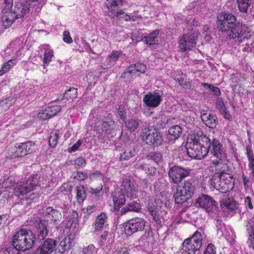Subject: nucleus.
I'll list each match as a JSON object with an SVG mask.
<instances>
[{
  "mask_svg": "<svg viewBox=\"0 0 254 254\" xmlns=\"http://www.w3.org/2000/svg\"><path fill=\"white\" fill-rule=\"evenodd\" d=\"M211 142L209 138L202 133L190 135L186 144L188 154L192 158L201 159L209 151Z\"/></svg>",
  "mask_w": 254,
  "mask_h": 254,
  "instance_id": "f257e3e1",
  "label": "nucleus"
},
{
  "mask_svg": "<svg viewBox=\"0 0 254 254\" xmlns=\"http://www.w3.org/2000/svg\"><path fill=\"white\" fill-rule=\"evenodd\" d=\"M121 192V194L119 197L113 195L114 208L117 210L125 204V196L130 199L136 198L137 197L138 186L131 182L128 178H124L122 182Z\"/></svg>",
  "mask_w": 254,
  "mask_h": 254,
  "instance_id": "f03ea898",
  "label": "nucleus"
},
{
  "mask_svg": "<svg viewBox=\"0 0 254 254\" xmlns=\"http://www.w3.org/2000/svg\"><path fill=\"white\" fill-rule=\"evenodd\" d=\"M35 242V236L32 231L20 229L13 237L12 245L17 249L25 251L32 248Z\"/></svg>",
  "mask_w": 254,
  "mask_h": 254,
  "instance_id": "7ed1b4c3",
  "label": "nucleus"
},
{
  "mask_svg": "<svg viewBox=\"0 0 254 254\" xmlns=\"http://www.w3.org/2000/svg\"><path fill=\"white\" fill-rule=\"evenodd\" d=\"M1 21L5 28L9 27L19 18L13 8V0H4Z\"/></svg>",
  "mask_w": 254,
  "mask_h": 254,
  "instance_id": "20e7f679",
  "label": "nucleus"
},
{
  "mask_svg": "<svg viewBox=\"0 0 254 254\" xmlns=\"http://www.w3.org/2000/svg\"><path fill=\"white\" fill-rule=\"evenodd\" d=\"M217 19L218 30L222 33H226L228 36L230 31L236 24V17L230 13L221 12L217 16Z\"/></svg>",
  "mask_w": 254,
  "mask_h": 254,
  "instance_id": "39448f33",
  "label": "nucleus"
},
{
  "mask_svg": "<svg viewBox=\"0 0 254 254\" xmlns=\"http://www.w3.org/2000/svg\"><path fill=\"white\" fill-rule=\"evenodd\" d=\"M202 235L196 231L193 236L184 241L183 243V249L188 254H193L198 250L202 244Z\"/></svg>",
  "mask_w": 254,
  "mask_h": 254,
  "instance_id": "423d86ee",
  "label": "nucleus"
},
{
  "mask_svg": "<svg viewBox=\"0 0 254 254\" xmlns=\"http://www.w3.org/2000/svg\"><path fill=\"white\" fill-rule=\"evenodd\" d=\"M142 137L147 144L155 146L160 145L163 141L162 135L160 131L152 127L143 130Z\"/></svg>",
  "mask_w": 254,
  "mask_h": 254,
  "instance_id": "0eeeda50",
  "label": "nucleus"
},
{
  "mask_svg": "<svg viewBox=\"0 0 254 254\" xmlns=\"http://www.w3.org/2000/svg\"><path fill=\"white\" fill-rule=\"evenodd\" d=\"M38 175H34L30 177L25 182L17 183L14 189L15 195H23L33 190L38 184Z\"/></svg>",
  "mask_w": 254,
  "mask_h": 254,
  "instance_id": "6e6552de",
  "label": "nucleus"
},
{
  "mask_svg": "<svg viewBox=\"0 0 254 254\" xmlns=\"http://www.w3.org/2000/svg\"><path fill=\"white\" fill-rule=\"evenodd\" d=\"M235 179L230 174L223 173L219 175L218 180H214V187L224 192L231 190L235 185Z\"/></svg>",
  "mask_w": 254,
  "mask_h": 254,
  "instance_id": "1a4fd4ad",
  "label": "nucleus"
},
{
  "mask_svg": "<svg viewBox=\"0 0 254 254\" xmlns=\"http://www.w3.org/2000/svg\"><path fill=\"white\" fill-rule=\"evenodd\" d=\"M146 221L141 217H135L129 219L124 227V231L127 235L142 231L145 226Z\"/></svg>",
  "mask_w": 254,
  "mask_h": 254,
  "instance_id": "9d476101",
  "label": "nucleus"
},
{
  "mask_svg": "<svg viewBox=\"0 0 254 254\" xmlns=\"http://www.w3.org/2000/svg\"><path fill=\"white\" fill-rule=\"evenodd\" d=\"M252 32L251 29L246 24H240L236 23L235 26L228 34V37L230 39H239L241 37L248 39L252 36Z\"/></svg>",
  "mask_w": 254,
  "mask_h": 254,
  "instance_id": "9b49d317",
  "label": "nucleus"
},
{
  "mask_svg": "<svg viewBox=\"0 0 254 254\" xmlns=\"http://www.w3.org/2000/svg\"><path fill=\"white\" fill-rule=\"evenodd\" d=\"M190 173V170L188 169L174 166L169 169L168 174L173 183L178 184L188 176Z\"/></svg>",
  "mask_w": 254,
  "mask_h": 254,
  "instance_id": "f8f14e48",
  "label": "nucleus"
},
{
  "mask_svg": "<svg viewBox=\"0 0 254 254\" xmlns=\"http://www.w3.org/2000/svg\"><path fill=\"white\" fill-rule=\"evenodd\" d=\"M196 33H187L184 34L179 42V48L181 52H185L191 50L196 43Z\"/></svg>",
  "mask_w": 254,
  "mask_h": 254,
  "instance_id": "ddd939ff",
  "label": "nucleus"
},
{
  "mask_svg": "<svg viewBox=\"0 0 254 254\" xmlns=\"http://www.w3.org/2000/svg\"><path fill=\"white\" fill-rule=\"evenodd\" d=\"M14 7H13L18 18L27 14L30 10V0H16Z\"/></svg>",
  "mask_w": 254,
  "mask_h": 254,
  "instance_id": "4468645a",
  "label": "nucleus"
},
{
  "mask_svg": "<svg viewBox=\"0 0 254 254\" xmlns=\"http://www.w3.org/2000/svg\"><path fill=\"white\" fill-rule=\"evenodd\" d=\"M57 245V242L52 239L48 238L45 240L34 252V254H51Z\"/></svg>",
  "mask_w": 254,
  "mask_h": 254,
  "instance_id": "2eb2a0df",
  "label": "nucleus"
},
{
  "mask_svg": "<svg viewBox=\"0 0 254 254\" xmlns=\"http://www.w3.org/2000/svg\"><path fill=\"white\" fill-rule=\"evenodd\" d=\"M211 151L213 155L218 159L216 161H212L215 165L219 164L220 160H223L226 157L225 153L222 149V144L216 138H214L212 141Z\"/></svg>",
  "mask_w": 254,
  "mask_h": 254,
  "instance_id": "dca6fc26",
  "label": "nucleus"
},
{
  "mask_svg": "<svg viewBox=\"0 0 254 254\" xmlns=\"http://www.w3.org/2000/svg\"><path fill=\"white\" fill-rule=\"evenodd\" d=\"M143 103L150 108L159 106L162 101L161 96L156 92H149L144 96Z\"/></svg>",
  "mask_w": 254,
  "mask_h": 254,
  "instance_id": "f3484780",
  "label": "nucleus"
},
{
  "mask_svg": "<svg viewBox=\"0 0 254 254\" xmlns=\"http://www.w3.org/2000/svg\"><path fill=\"white\" fill-rule=\"evenodd\" d=\"M43 215L45 221L50 222H55L60 220L62 218V214L60 211L51 206L47 207L44 209Z\"/></svg>",
  "mask_w": 254,
  "mask_h": 254,
  "instance_id": "a211bd4d",
  "label": "nucleus"
},
{
  "mask_svg": "<svg viewBox=\"0 0 254 254\" xmlns=\"http://www.w3.org/2000/svg\"><path fill=\"white\" fill-rule=\"evenodd\" d=\"M197 203L207 212L216 209V202L208 195H202L199 196L197 199Z\"/></svg>",
  "mask_w": 254,
  "mask_h": 254,
  "instance_id": "6ab92c4d",
  "label": "nucleus"
},
{
  "mask_svg": "<svg viewBox=\"0 0 254 254\" xmlns=\"http://www.w3.org/2000/svg\"><path fill=\"white\" fill-rule=\"evenodd\" d=\"M61 106L59 105H55L46 107L42 110L38 114V117L42 120H46L55 116L60 111Z\"/></svg>",
  "mask_w": 254,
  "mask_h": 254,
  "instance_id": "aec40b11",
  "label": "nucleus"
},
{
  "mask_svg": "<svg viewBox=\"0 0 254 254\" xmlns=\"http://www.w3.org/2000/svg\"><path fill=\"white\" fill-rule=\"evenodd\" d=\"M115 128V122L110 118H105L101 123V126L98 127L97 129L99 133L110 134L112 132Z\"/></svg>",
  "mask_w": 254,
  "mask_h": 254,
  "instance_id": "412c9836",
  "label": "nucleus"
},
{
  "mask_svg": "<svg viewBox=\"0 0 254 254\" xmlns=\"http://www.w3.org/2000/svg\"><path fill=\"white\" fill-rule=\"evenodd\" d=\"M35 143L28 141L25 143H16V147L18 157H23L32 152Z\"/></svg>",
  "mask_w": 254,
  "mask_h": 254,
  "instance_id": "4be33fe9",
  "label": "nucleus"
},
{
  "mask_svg": "<svg viewBox=\"0 0 254 254\" xmlns=\"http://www.w3.org/2000/svg\"><path fill=\"white\" fill-rule=\"evenodd\" d=\"M35 227L38 239L40 240H44L48 233L45 222L42 220L36 221L35 223Z\"/></svg>",
  "mask_w": 254,
  "mask_h": 254,
  "instance_id": "5701e85b",
  "label": "nucleus"
},
{
  "mask_svg": "<svg viewBox=\"0 0 254 254\" xmlns=\"http://www.w3.org/2000/svg\"><path fill=\"white\" fill-rule=\"evenodd\" d=\"M73 240V236L71 234L68 235L61 242L55 251V254H63L70 248Z\"/></svg>",
  "mask_w": 254,
  "mask_h": 254,
  "instance_id": "b1692460",
  "label": "nucleus"
},
{
  "mask_svg": "<svg viewBox=\"0 0 254 254\" xmlns=\"http://www.w3.org/2000/svg\"><path fill=\"white\" fill-rule=\"evenodd\" d=\"M201 119L203 123L210 128L215 127L218 123L217 117L208 112L201 114Z\"/></svg>",
  "mask_w": 254,
  "mask_h": 254,
  "instance_id": "393cba45",
  "label": "nucleus"
},
{
  "mask_svg": "<svg viewBox=\"0 0 254 254\" xmlns=\"http://www.w3.org/2000/svg\"><path fill=\"white\" fill-rule=\"evenodd\" d=\"M42 48L44 50L42 61L43 67L45 69L54 57V52L49 45H44L42 46Z\"/></svg>",
  "mask_w": 254,
  "mask_h": 254,
  "instance_id": "a878e982",
  "label": "nucleus"
},
{
  "mask_svg": "<svg viewBox=\"0 0 254 254\" xmlns=\"http://www.w3.org/2000/svg\"><path fill=\"white\" fill-rule=\"evenodd\" d=\"M247 230L249 233L247 243L250 247L254 250V220L252 219L246 225Z\"/></svg>",
  "mask_w": 254,
  "mask_h": 254,
  "instance_id": "bb28decb",
  "label": "nucleus"
},
{
  "mask_svg": "<svg viewBox=\"0 0 254 254\" xmlns=\"http://www.w3.org/2000/svg\"><path fill=\"white\" fill-rule=\"evenodd\" d=\"M176 203L182 204L188 201L190 197L181 189V187H178L177 191L174 195Z\"/></svg>",
  "mask_w": 254,
  "mask_h": 254,
  "instance_id": "cd10ccee",
  "label": "nucleus"
},
{
  "mask_svg": "<svg viewBox=\"0 0 254 254\" xmlns=\"http://www.w3.org/2000/svg\"><path fill=\"white\" fill-rule=\"evenodd\" d=\"M107 15L112 18L117 17L118 18H123L126 21H135L136 20L135 17L130 16L121 9L118 10L117 12L115 13L113 11H111V12H108Z\"/></svg>",
  "mask_w": 254,
  "mask_h": 254,
  "instance_id": "c85d7f7f",
  "label": "nucleus"
},
{
  "mask_svg": "<svg viewBox=\"0 0 254 254\" xmlns=\"http://www.w3.org/2000/svg\"><path fill=\"white\" fill-rule=\"evenodd\" d=\"M182 129L179 126H174L169 128L167 137L170 141L177 139L181 135Z\"/></svg>",
  "mask_w": 254,
  "mask_h": 254,
  "instance_id": "c756f323",
  "label": "nucleus"
},
{
  "mask_svg": "<svg viewBox=\"0 0 254 254\" xmlns=\"http://www.w3.org/2000/svg\"><path fill=\"white\" fill-rule=\"evenodd\" d=\"M154 122L161 127H165L170 119L166 116L164 112H160L155 118H154Z\"/></svg>",
  "mask_w": 254,
  "mask_h": 254,
  "instance_id": "7c9ffc66",
  "label": "nucleus"
},
{
  "mask_svg": "<svg viewBox=\"0 0 254 254\" xmlns=\"http://www.w3.org/2000/svg\"><path fill=\"white\" fill-rule=\"evenodd\" d=\"M107 219V214L102 212L96 218L94 223V227L96 231H100L104 227Z\"/></svg>",
  "mask_w": 254,
  "mask_h": 254,
  "instance_id": "2f4dec72",
  "label": "nucleus"
},
{
  "mask_svg": "<svg viewBox=\"0 0 254 254\" xmlns=\"http://www.w3.org/2000/svg\"><path fill=\"white\" fill-rule=\"evenodd\" d=\"M121 55V51H113L106 60L107 68L110 67L115 65Z\"/></svg>",
  "mask_w": 254,
  "mask_h": 254,
  "instance_id": "473e14b6",
  "label": "nucleus"
},
{
  "mask_svg": "<svg viewBox=\"0 0 254 254\" xmlns=\"http://www.w3.org/2000/svg\"><path fill=\"white\" fill-rule=\"evenodd\" d=\"M159 31L156 30L147 35L145 36L144 37L145 43L150 46L156 44L158 42L157 37L159 35Z\"/></svg>",
  "mask_w": 254,
  "mask_h": 254,
  "instance_id": "72a5a7b5",
  "label": "nucleus"
},
{
  "mask_svg": "<svg viewBox=\"0 0 254 254\" xmlns=\"http://www.w3.org/2000/svg\"><path fill=\"white\" fill-rule=\"evenodd\" d=\"M246 155L249 161V167L251 170V175L254 177V154L250 147H246Z\"/></svg>",
  "mask_w": 254,
  "mask_h": 254,
  "instance_id": "f704fd0d",
  "label": "nucleus"
},
{
  "mask_svg": "<svg viewBox=\"0 0 254 254\" xmlns=\"http://www.w3.org/2000/svg\"><path fill=\"white\" fill-rule=\"evenodd\" d=\"M140 209V204L137 202L133 201L128 203L126 207H123L121 211L122 213H125L127 211L139 212Z\"/></svg>",
  "mask_w": 254,
  "mask_h": 254,
  "instance_id": "c9c22d12",
  "label": "nucleus"
},
{
  "mask_svg": "<svg viewBox=\"0 0 254 254\" xmlns=\"http://www.w3.org/2000/svg\"><path fill=\"white\" fill-rule=\"evenodd\" d=\"M139 120L137 119H130L125 122V126L130 132L134 131L139 126Z\"/></svg>",
  "mask_w": 254,
  "mask_h": 254,
  "instance_id": "e433bc0d",
  "label": "nucleus"
},
{
  "mask_svg": "<svg viewBox=\"0 0 254 254\" xmlns=\"http://www.w3.org/2000/svg\"><path fill=\"white\" fill-rule=\"evenodd\" d=\"M122 0H107L106 6L109 10L108 12L113 11L115 13L117 12L116 8L118 6H122Z\"/></svg>",
  "mask_w": 254,
  "mask_h": 254,
  "instance_id": "4c0bfd02",
  "label": "nucleus"
},
{
  "mask_svg": "<svg viewBox=\"0 0 254 254\" xmlns=\"http://www.w3.org/2000/svg\"><path fill=\"white\" fill-rule=\"evenodd\" d=\"M14 184L12 177L4 176L0 180V188L8 189L11 188Z\"/></svg>",
  "mask_w": 254,
  "mask_h": 254,
  "instance_id": "58836bf2",
  "label": "nucleus"
},
{
  "mask_svg": "<svg viewBox=\"0 0 254 254\" xmlns=\"http://www.w3.org/2000/svg\"><path fill=\"white\" fill-rule=\"evenodd\" d=\"M16 63L17 61L15 59L10 60L7 62L4 63L2 66L1 69L0 70V76L9 71L10 69L16 65Z\"/></svg>",
  "mask_w": 254,
  "mask_h": 254,
  "instance_id": "ea45409f",
  "label": "nucleus"
},
{
  "mask_svg": "<svg viewBox=\"0 0 254 254\" xmlns=\"http://www.w3.org/2000/svg\"><path fill=\"white\" fill-rule=\"evenodd\" d=\"M76 190V199L79 203L82 202L86 198L85 190L83 186H77Z\"/></svg>",
  "mask_w": 254,
  "mask_h": 254,
  "instance_id": "a19ab883",
  "label": "nucleus"
},
{
  "mask_svg": "<svg viewBox=\"0 0 254 254\" xmlns=\"http://www.w3.org/2000/svg\"><path fill=\"white\" fill-rule=\"evenodd\" d=\"M59 130H53L51 132L49 140L51 147H54L57 145L59 138Z\"/></svg>",
  "mask_w": 254,
  "mask_h": 254,
  "instance_id": "79ce46f5",
  "label": "nucleus"
},
{
  "mask_svg": "<svg viewBox=\"0 0 254 254\" xmlns=\"http://www.w3.org/2000/svg\"><path fill=\"white\" fill-rule=\"evenodd\" d=\"M181 189L191 197L195 188L190 181H187L185 182L184 186L181 187Z\"/></svg>",
  "mask_w": 254,
  "mask_h": 254,
  "instance_id": "37998d69",
  "label": "nucleus"
},
{
  "mask_svg": "<svg viewBox=\"0 0 254 254\" xmlns=\"http://www.w3.org/2000/svg\"><path fill=\"white\" fill-rule=\"evenodd\" d=\"M135 155V150L133 148L131 150H126L123 153H121L119 159L120 161H126Z\"/></svg>",
  "mask_w": 254,
  "mask_h": 254,
  "instance_id": "c03bdc74",
  "label": "nucleus"
},
{
  "mask_svg": "<svg viewBox=\"0 0 254 254\" xmlns=\"http://www.w3.org/2000/svg\"><path fill=\"white\" fill-rule=\"evenodd\" d=\"M77 96V88L70 87L65 91L64 97L67 100H73Z\"/></svg>",
  "mask_w": 254,
  "mask_h": 254,
  "instance_id": "a18cd8bd",
  "label": "nucleus"
},
{
  "mask_svg": "<svg viewBox=\"0 0 254 254\" xmlns=\"http://www.w3.org/2000/svg\"><path fill=\"white\" fill-rule=\"evenodd\" d=\"M238 7L240 11L246 12L251 3V0H237Z\"/></svg>",
  "mask_w": 254,
  "mask_h": 254,
  "instance_id": "49530a36",
  "label": "nucleus"
},
{
  "mask_svg": "<svg viewBox=\"0 0 254 254\" xmlns=\"http://www.w3.org/2000/svg\"><path fill=\"white\" fill-rule=\"evenodd\" d=\"M14 103V100L12 99H6L0 102V109L7 110Z\"/></svg>",
  "mask_w": 254,
  "mask_h": 254,
  "instance_id": "de8ad7c7",
  "label": "nucleus"
},
{
  "mask_svg": "<svg viewBox=\"0 0 254 254\" xmlns=\"http://www.w3.org/2000/svg\"><path fill=\"white\" fill-rule=\"evenodd\" d=\"M147 157L157 164H159L162 161V156L159 152H151Z\"/></svg>",
  "mask_w": 254,
  "mask_h": 254,
  "instance_id": "09e8293b",
  "label": "nucleus"
},
{
  "mask_svg": "<svg viewBox=\"0 0 254 254\" xmlns=\"http://www.w3.org/2000/svg\"><path fill=\"white\" fill-rule=\"evenodd\" d=\"M6 157L9 158L18 157L16 145L14 147H8L7 148V154L6 155Z\"/></svg>",
  "mask_w": 254,
  "mask_h": 254,
  "instance_id": "8fccbe9b",
  "label": "nucleus"
},
{
  "mask_svg": "<svg viewBox=\"0 0 254 254\" xmlns=\"http://www.w3.org/2000/svg\"><path fill=\"white\" fill-rule=\"evenodd\" d=\"M201 85L206 89L211 90L215 95H219L220 94V90L219 88L213 86L211 84L206 83H202Z\"/></svg>",
  "mask_w": 254,
  "mask_h": 254,
  "instance_id": "3c124183",
  "label": "nucleus"
},
{
  "mask_svg": "<svg viewBox=\"0 0 254 254\" xmlns=\"http://www.w3.org/2000/svg\"><path fill=\"white\" fill-rule=\"evenodd\" d=\"M224 204L225 206L230 210H234L237 209V203L234 200H231L230 199L225 200Z\"/></svg>",
  "mask_w": 254,
  "mask_h": 254,
  "instance_id": "603ef678",
  "label": "nucleus"
},
{
  "mask_svg": "<svg viewBox=\"0 0 254 254\" xmlns=\"http://www.w3.org/2000/svg\"><path fill=\"white\" fill-rule=\"evenodd\" d=\"M149 211L153 217V219L157 222H160V215L158 213L157 209L153 207H150L148 208Z\"/></svg>",
  "mask_w": 254,
  "mask_h": 254,
  "instance_id": "864d4df0",
  "label": "nucleus"
},
{
  "mask_svg": "<svg viewBox=\"0 0 254 254\" xmlns=\"http://www.w3.org/2000/svg\"><path fill=\"white\" fill-rule=\"evenodd\" d=\"M216 107L220 111L221 113H226V107L221 98H218L216 102Z\"/></svg>",
  "mask_w": 254,
  "mask_h": 254,
  "instance_id": "5fc2aeb1",
  "label": "nucleus"
},
{
  "mask_svg": "<svg viewBox=\"0 0 254 254\" xmlns=\"http://www.w3.org/2000/svg\"><path fill=\"white\" fill-rule=\"evenodd\" d=\"M97 206L95 205H88L83 208L82 211L86 214L90 215L94 212H95L97 210Z\"/></svg>",
  "mask_w": 254,
  "mask_h": 254,
  "instance_id": "6e6d98bb",
  "label": "nucleus"
},
{
  "mask_svg": "<svg viewBox=\"0 0 254 254\" xmlns=\"http://www.w3.org/2000/svg\"><path fill=\"white\" fill-rule=\"evenodd\" d=\"M242 51L245 52H254V42L251 41L246 43Z\"/></svg>",
  "mask_w": 254,
  "mask_h": 254,
  "instance_id": "4d7b16f0",
  "label": "nucleus"
},
{
  "mask_svg": "<svg viewBox=\"0 0 254 254\" xmlns=\"http://www.w3.org/2000/svg\"><path fill=\"white\" fill-rule=\"evenodd\" d=\"M86 165L85 160L82 158H78L76 159L74 162L75 168L76 169H79L84 167Z\"/></svg>",
  "mask_w": 254,
  "mask_h": 254,
  "instance_id": "13d9d810",
  "label": "nucleus"
},
{
  "mask_svg": "<svg viewBox=\"0 0 254 254\" xmlns=\"http://www.w3.org/2000/svg\"><path fill=\"white\" fill-rule=\"evenodd\" d=\"M83 254H93L96 248L93 244H90L87 247L82 248Z\"/></svg>",
  "mask_w": 254,
  "mask_h": 254,
  "instance_id": "bf43d9fd",
  "label": "nucleus"
},
{
  "mask_svg": "<svg viewBox=\"0 0 254 254\" xmlns=\"http://www.w3.org/2000/svg\"><path fill=\"white\" fill-rule=\"evenodd\" d=\"M20 250L17 249L12 245V247L9 246L5 248V254H19Z\"/></svg>",
  "mask_w": 254,
  "mask_h": 254,
  "instance_id": "052dcab7",
  "label": "nucleus"
},
{
  "mask_svg": "<svg viewBox=\"0 0 254 254\" xmlns=\"http://www.w3.org/2000/svg\"><path fill=\"white\" fill-rule=\"evenodd\" d=\"M147 164H145L143 161V159H139L138 160H137L135 165H134V167L136 168V169H141L143 171H144V170L145 169V167H146L147 166Z\"/></svg>",
  "mask_w": 254,
  "mask_h": 254,
  "instance_id": "680f3d73",
  "label": "nucleus"
},
{
  "mask_svg": "<svg viewBox=\"0 0 254 254\" xmlns=\"http://www.w3.org/2000/svg\"><path fill=\"white\" fill-rule=\"evenodd\" d=\"M144 171L151 176H154L156 173V169L155 167L147 165Z\"/></svg>",
  "mask_w": 254,
  "mask_h": 254,
  "instance_id": "e2e57ef3",
  "label": "nucleus"
},
{
  "mask_svg": "<svg viewBox=\"0 0 254 254\" xmlns=\"http://www.w3.org/2000/svg\"><path fill=\"white\" fill-rule=\"evenodd\" d=\"M89 177L91 180L99 179L102 180L103 178V175L100 172L96 171L89 175Z\"/></svg>",
  "mask_w": 254,
  "mask_h": 254,
  "instance_id": "0e129e2a",
  "label": "nucleus"
},
{
  "mask_svg": "<svg viewBox=\"0 0 254 254\" xmlns=\"http://www.w3.org/2000/svg\"><path fill=\"white\" fill-rule=\"evenodd\" d=\"M63 40L64 42L70 44L72 42V39L70 35V33L68 31H65L63 33Z\"/></svg>",
  "mask_w": 254,
  "mask_h": 254,
  "instance_id": "69168bd1",
  "label": "nucleus"
},
{
  "mask_svg": "<svg viewBox=\"0 0 254 254\" xmlns=\"http://www.w3.org/2000/svg\"><path fill=\"white\" fill-rule=\"evenodd\" d=\"M134 69H135V71L137 72L144 73L146 70V67L144 64L138 63L134 64Z\"/></svg>",
  "mask_w": 254,
  "mask_h": 254,
  "instance_id": "338daca9",
  "label": "nucleus"
},
{
  "mask_svg": "<svg viewBox=\"0 0 254 254\" xmlns=\"http://www.w3.org/2000/svg\"><path fill=\"white\" fill-rule=\"evenodd\" d=\"M214 246L212 244L208 245L206 248L204 254H216V252L214 249Z\"/></svg>",
  "mask_w": 254,
  "mask_h": 254,
  "instance_id": "774afa93",
  "label": "nucleus"
}]
</instances>
